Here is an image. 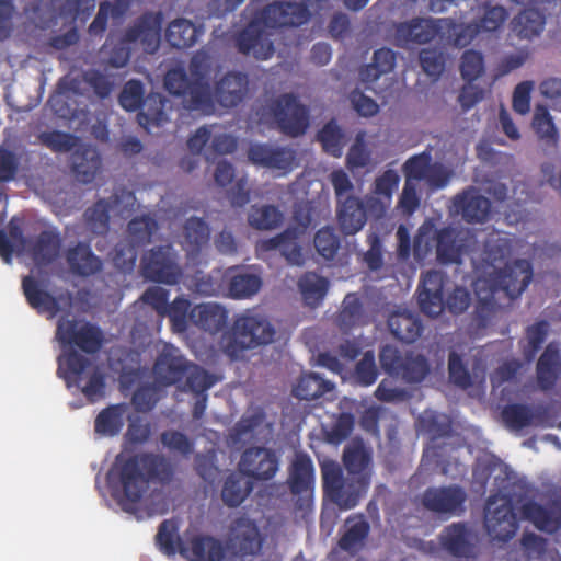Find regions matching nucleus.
Masks as SVG:
<instances>
[{
	"label": "nucleus",
	"mask_w": 561,
	"mask_h": 561,
	"mask_svg": "<svg viewBox=\"0 0 561 561\" xmlns=\"http://www.w3.org/2000/svg\"><path fill=\"white\" fill-rule=\"evenodd\" d=\"M485 259L492 266L501 262L510 254V244L505 239L485 242ZM533 266L525 259H517L507 263L503 268H495L473 282V290L477 296L473 317L478 325L485 328L495 311L501 307V295L510 300L518 298L533 279Z\"/></svg>",
	"instance_id": "nucleus-1"
},
{
	"label": "nucleus",
	"mask_w": 561,
	"mask_h": 561,
	"mask_svg": "<svg viewBox=\"0 0 561 561\" xmlns=\"http://www.w3.org/2000/svg\"><path fill=\"white\" fill-rule=\"evenodd\" d=\"M328 0H301L290 2L275 0L259 10L237 37L238 50L256 59H268L274 45L267 30L297 27L306 24L313 13H320Z\"/></svg>",
	"instance_id": "nucleus-2"
},
{
	"label": "nucleus",
	"mask_w": 561,
	"mask_h": 561,
	"mask_svg": "<svg viewBox=\"0 0 561 561\" xmlns=\"http://www.w3.org/2000/svg\"><path fill=\"white\" fill-rule=\"evenodd\" d=\"M173 477L170 462L161 455L144 453L117 458L107 481L113 495L125 511H130L149 489L150 482L169 483Z\"/></svg>",
	"instance_id": "nucleus-3"
},
{
	"label": "nucleus",
	"mask_w": 561,
	"mask_h": 561,
	"mask_svg": "<svg viewBox=\"0 0 561 561\" xmlns=\"http://www.w3.org/2000/svg\"><path fill=\"white\" fill-rule=\"evenodd\" d=\"M371 457L362 444H354L344 449L343 462L348 472L344 479L341 466L327 460L321 463L322 486L328 496L340 510L354 508L369 485L367 469Z\"/></svg>",
	"instance_id": "nucleus-4"
},
{
	"label": "nucleus",
	"mask_w": 561,
	"mask_h": 561,
	"mask_svg": "<svg viewBox=\"0 0 561 561\" xmlns=\"http://www.w3.org/2000/svg\"><path fill=\"white\" fill-rule=\"evenodd\" d=\"M207 72L206 56L197 54L188 64V72L183 67L170 69L164 77V87L169 93L182 98V104L187 111L213 115L214 104Z\"/></svg>",
	"instance_id": "nucleus-5"
},
{
	"label": "nucleus",
	"mask_w": 561,
	"mask_h": 561,
	"mask_svg": "<svg viewBox=\"0 0 561 561\" xmlns=\"http://www.w3.org/2000/svg\"><path fill=\"white\" fill-rule=\"evenodd\" d=\"M275 329L261 314H242L236 319L231 334L222 339L224 352L231 359H239L248 350L274 341Z\"/></svg>",
	"instance_id": "nucleus-6"
},
{
	"label": "nucleus",
	"mask_w": 561,
	"mask_h": 561,
	"mask_svg": "<svg viewBox=\"0 0 561 561\" xmlns=\"http://www.w3.org/2000/svg\"><path fill=\"white\" fill-rule=\"evenodd\" d=\"M456 21L451 18H413L396 25V37L407 44H426L436 37L455 46Z\"/></svg>",
	"instance_id": "nucleus-7"
},
{
	"label": "nucleus",
	"mask_w": 561,
	"mask_h": 561,
	"mask_svg": "<svg viewBox=\"0 0 561 561\" xmlns=\"http://www.w3.org/2000/svg\"><path fill=\"white\" fill-rule=\"evenodd\" d=\"M381 368L392 377H400L408 383H420L430 374V363L422 354L407 352L404 355L392 345H385L379 352Z\"/></svg>",
	"instance_id": "nucleus-8"
},
{
	"label": "nucleus",
	"mask_w": 561,
	"mask_h": 561,
	"mask_svg": "<svg viewBox=\"0 0 561 561\" xmlns=\"http://www.w3.org/2000/svg\"><path fill=\"white\" fill-rule=\"evenodd\" d=\"M484 526L494 541L507 542L518 529L512 499L502 493L491 494L484 507Z\"/></svg>",
	"instance_id": "nucleus-9"
},
{
	"label": "nucleus",
	"mask_w": 561,
	"mask_h": 561,
	"mask_svg": "<svg viewBox=\"0 0 561 561\" xmlns=\"http://www.w3.org/2000/svg\"><path fill=\"white\" fill-rule=\"evenodd\" d=\"M270 113L277 129L289 137L304 135L310 124L309 108L293 93H284L273 100Z\"/></svg>",
	"instance_id": "nucleus-10"
},
{
	"label": "nucleus",
	"mask_w": 561,
	"mask_h": 561,
	"mask_svg": "<svg viewBox=\"0 0 561 561\" xmlns=\"http://www.w3.org/2000/svg\"><path fill=\"white\" fill-rule=\"evenodd\" d=\"M56 339L64 347H77L87 354L96 353L103 343L101 329L88 321L60 317Z\"/></svg>",
	"instance_id": "nucleus-11"
},
{
	"label": "nucleus",
	"mask_w": 561,
	"mask_h": 561,
	"mask_svg": "<svg viewBox=\"0 0 561 561\" xmlns=\"http://www.w3.org/2000/svg\"><path fill=\"white\" fill-rule=\"evenodd\" d=\"M163 21L161 11L144 12L125 30L123 42L146 54L157 53L161 44Z\"/></svg>",
	"instance_id": "nucleus-12"
},
{
	"label": "nucleus",
	"mask_w": 561,
	"mask_h": 561,
	"mask_svg": "<svg viewBox=\"0 0 561 561\" xmlns=\"http://www.w3.org/2000/svg\"><path fill=\"white\" fill-rule=\"evenodd\" d=\"M142 275L152 282L175 285L182 277L172 245L154 247L141 257Z\"/></svg>",
	"instance_id": "nucleus-13"
},
{
	"label": "nucleus",
	"mask_w": 561,
	"mask_h": 561,
	"mask_svg": "<svg viewBox=\"0 0 561 561\" xmlns=\"http://www.w3.org/2000/svg\"><path fill=\"white\" fill-rule=\"evenodd\" d=\"M482 14L472 22H456L455 47L463 48L481 34H491L500 31L508 18L507 10L500 4L484 3L481 7Z\"/></svg>",
	"instance_id": "nucleus-14"
},
{
	"label": "nucleus",
	"mask_w": 561,
	"mask_h": 561,
	"mask_svg": "<svg viewBox=\"0 0 561 561\" xmlns=\"http://www.w3.org/2000/svg\"><path fill=\"white\" fill-rule=\"evenodd\" d=\"M288 485L295 499V508L308 512L313 502L314 468L308 455L299 454L293 461Z\"/></svg>",
	"instance_id": "nucleus-15"
},
{
	"label": "nucleus",
	"mask_w": 561,
	"mask_h": 561,
	"mask_svg": "<svg viewBox=\"0 0 561 561\" xmlns=\"http://www.w3.org/2000/svg\"><path fill=\"white\" fill-rule=\"evenodd\" d=\"M248 94V75L241 71H228L215 82L211 89L214 114L218 106L226 110L239 106Z\"/></svg>",
	"instance_id": "nucleus-16"
},
{
	"label": "nucleus",
	"mask_w": 561,
	"mask_h": 561,
	"mask_svg": "<svg viewBox=\"0 0 561 561\" xmlns=\"http://www.w3.org/2000/svg\"><path fill=\"white\" fill-rule=\"evenodd\" d=\"M466 491L459 485L432 486L422 495L423 506L439 515H460L465 511Z\"/></svg>",
	"instance_id": "nucleus-17"
},
{
	"label": "nucleus",
	"mask_w": 561,
	"mask_h": 561,
	"mask_svg": "<svg viewBox=\"0 0 561 561\" xmlns=\"http://www.w3.org/2000/svg\"><path fill=\"white\" fill-rule=\"evenodd\" d=\"M279 468L276 453L266 447L247 448L240 458V472L256 481H267L275 477Z\"/></svg>",
	"instance_id": "nucleus-18"
},
{
	"label": "nucleus",
	"mask_w": 561,
	"mask_h": 561,
	"mask_svg": "<svg viewBox=\"0 0 561 561\" xmlns=\"http://www.w3.org/2000/svg\"><path fill=\"white\" fill-rule=\"evenodd\" d=\"M442 548L458 561H476V536L465 523H453L439 536Z\"/></svg>",
	"instance_id": "nucleus-19"
},
{
	"label": "nucleus",
	"mask_w": 561,
	"mask_h": 561,
	"mask_svg": "<svg viewBox=\"0 0 561 561\" xmlns=\"http://www.w3.org/2000/svg\"><path fill=\"white\" fill-rule=\"evenodd\" d=\"M446 276L443 272L431 270L422 275L417 300L423 313L437 317L445 310L444 286Z\"/></svg>",
	"instance_id": "nucleus-20"
},
{
	"label": "nucleus",
	"mask_w": 561,
	"mask_h": 561,
	"mask_svg": "<svg viewBox=\"0 0 561 561\" xmlns=\"http://www.w3.org/2000/svg\"><path fill=\"white\" fill-rule=\"evenodd\" d=\"M264 538L254 520L247 517L237 518L231 527L230 547L241 557L257 556Z\"/></svg>",
	"instance_id": "nucleus-21"
},
{
	"label": "nucleus",
	"mask_w": 561,
	"mask_h": 561,
	"mask_svg": "<svg viewBox=\"0 0 561 561\" xmlns=\"http://www.w3.org/2000/svg\"><path fill=\"white\" fill-rule=\"evenodd\" d=\"M61 244L62 239L56 228L45 229L28 240L26 251L36 266L46 267L59 257Z\"/></svg>",
	"instance_id": "nucleus-22"
},
{
	"label": "nucleus",
	"mask_w": 561,
	"mask_h": 561,
	"mask_svg": "<svg viewBox=\"0 0 561 561\" xmlns=\"http://www.w3.org/2000/svg\"><path fill=\"white\" fill-rule=\"evenodd\" d=\"M368 216H371L367 204V197L364 199L356 196H346L344 201L337 203L336 218L341 231L345 236H353L360 231L365 226Z\"/></svg>",
	"instance_id": "nucleus-23"
},
{
	"label": "nucleus",
	"mask_w": 561,
	"mask_h": 561,
	"mask_svg": "<svg viewBox=\"0 0 561 561\" xmlns=\"http://www.w3.org/2000/svg\"><path fill=\"white\" fill-rule=\"evenodd\" d=\"M188 365L190 362L184 358L179 348L167 345L154 363L153 373L161 383L174 385L184 379Z\"/></svg>",
	"instance_id": "nucleus-24"
},
{
	"label": "nucleus",
	"mask_w": 561,
	"mask_h": 561,
	"mask_svg": "<svg viewBox=\"0 0 561 561\" xmlns=\"http://www.w3.org/2000/svg\"><path fill=\"white\" fill-rule=\"evenodd\" d=\"M370 534V524L362 513L351 514L344 522L337 547L352 557L358 554L366 546Z\"/></svg>",
	"instance_id": "nucleus-25"
},
{
	"label": "nucleus",
	"mask_w": 561,
	"mask_h": 561,
	"mask_svg": "<svg viewBox=\"0 0 561 561\" xmlns=\"http://www.w3.org/2000/svg\"><path fill=\"white\" fill-rule=\"evenodd\" d=\"M248 158L253 164L287 172L291 170L296 156L289 148L254 144L248 150Z\"/></svg>",
	"instance_id": "nucleus-26"
},
{
	"label": "nucleus",
	"mask_w": 561,
	"mask_h": 561,
	"mask_svg": "<svg viewBox=\"0 0 561 561\" xmlns=\"http://www.w3.org/2000/svg\"><path fill=\"white\" fill-rule=\"evenodd\" d=\"M399 182V174L391 169L386 170L381 175L376 178L373 194L366 196L371 217L380 219L386 215L391 203L393 191L398 187Z\"/></svg>",
	"instance_id": "nucleus-27"
},
{
	"label": "nucleus",
	"mask_w": 561,
	"mask_h": 561,
	"mask_svg": "<svg viewBox=\"0 0 561 561\" xmlns=\"http://www.w3.org/2000/svg\"><path fill=\"white\" fill-rule=\"evenodd\" d=\"M180 554L190 561H224L225 548L220 540L207 535L186 536Z\"/></svg>",
	"instance_id": "nucleus-28"
},
{
	"label": "nucleus",
	"mask_w": 561,
	"mask_h": 561,
	"mask_svg": "<svg viewBox=\"0 0 561 561\" xmlns=\"http://www.w3.org/2000/svg\"><path fill=\"white\" fill-rule=\"evenodd\" d=\"M454 205L465 221L469 224L485 222L491 214V202L480 194V192L470 187L457 195Z\"/></svg>",
	"instance_id": "nucleus-29"
},
{
	"label": "nucleus",
	"mask_w": 561,
	"mask_h": 561,
	"mask_svg": "<svg viewBox=\"0 0 561 561\" xmlns=\"http://www.w3.org/2000/svg\"><path fill=\"white\" fill-rule=\"evenodd\" d=\"M71 170L82 184L92 183L102 170V158L96 148L82 145L71 154Z\"/></svg>",
	"instance_id": "nucleus-30"
},
{
	"label": "nucleus",
	"mask_w": 561,
	"mask_h": 561,
	"mask_svg": "<svg viewBox=\"0 0 561 561\" xmlns=\"http://www.w3.org/2000/svg\"><path fill=\"white\" fill-rule=\"evenodd\" d=\"M561 375V351L559 344L550 342L536 365V378L538 387L543 390H551Z\"/></svg>",
	"instance_id": "nucleus-31"
},
{
	"label": "nucleus",
	"mask_w": 561,
	"mask_h": 561,
	"mask_svg": "<svg viewBox=\"0 0 561 561\" xmlns=\"http://www.w3.org/2000/svg\"><path fill=\"white\" fill-rule=\"evenodd\" d=\"M228 311L216 302H202L194 306L190 311V321L196 328L216 334L226 327Z\"/></svg>",
	"instance_id": "nucleus-32"
},
{
	"label": "nucleus",
	"mask_w": 561,
	"mask_h": 561,
	"mask_svg": "<svg viewBox=\"0 0 561 561\" xmlns=\"http://www.w3.org/2000/svg\"><path fill=\"white\" fill-rule=\"evenodd\" d=\"M222 278L227 283V295L233 299L250 298L262 287V279L259 275L239 266L229 267Z\"/></svg>",
	"instance_id": "nucleus-33"
},
{
	"label": "nucleus",
	"mask_w": 561,
	"mask_h": 561,
	"mask_svg": "<svg viewBox=\"0 0 561 561\" xmlns=\"http://www.w3.org/2000/svg\"><path fill=\"white\" fill-rule=\"evenodd\" d=\"M65 257L70 271L83 277L99 273L103 266L101 259L93 253L90 244L84 242L69 247Z\"/></svg>",
	"instance_id": "nucleus-34"
},
{
	"label": "nucleus",
	"mask_w": 561,
	"mask_h": 561,
	"mask_svg": "<svg viewBox=\"0 0 561 561\" xmlns=\"http://www.w3.org/2000/svg\"><path fill=\"white\" fill-rule=\"evenodd\" d=\"M436 257L442 264H461L466 245L459 233L451 227H444L435 232Z\"/></svg>",
	"instance_id": "nucleus-35"
},
{
	"label": "nucleus",
	"mask_w": 561,
	"mask_h": 561,
	"mask_svg": "<svg viewBox=\"0 0 561 561\" xmlns=\"http://www.w3.org/2000/svg\"><path fill=\"white\" fill-rule=\"evenodd\" d=\"M22 288L27 304L37 312H48L50 317H55L60 311L59 298L44 290L39 283L32 276H25L22 279Z\"/></svg>",
	"instance_id": "nucleus-36"
},
{
	"label": "nucleus",
	"mask_w": 561,
	"mask_h": 561,
	"mask_svg": "<svg viewBox=\"0 0 561 561\" xmlns=\"http://www.w3.org/2000/svg\"><path fill=\"white\" fill-rule=\"evenodd\" d=\"M121 203V197L113 194L108 199L100 198L83 214L88 229L99 236H104L110 230V214Z\"/></svg>",
	"instance_id": "nucleus-37"
},
{
	"label": "nucleus",
	"mask_w": 561,
	"mask_h": 561,
	"mask_svg": "<svg viewBox=\"0 0 561 561\" xmlns=\"http://www.w3.org/2000/svg\"><path fill=\"white\" fill-rule=\"evenodd\" d=\"M388 327L398 341L407 344L415 342L424 329L419 316L405 310L391 313Z\"/></svg>",
	"instance_id": "nucleus-38"
},
{
	"label": "nucleus",
	"mask_w": 561,
	"mask_h": 561,
	"mask_svg": "<svg viewBox=\"0 0 561 561\" xmlns=\"http://www.w3.org/2000/svg\"><path fill=\"white\" fill-rule=\"evenodd\" d=\"M298 232L296 229H286L282 233L262 240L260 249L262 251L278 250L280 254L290 263L300 265L302 263L301 248L297 243Z\"/></svg>",
	"instance_id": "nucleus-39"
},
{
	"label": "nucleus",
	"mask_w": 561,
	"mask_h": 561,
	"mask_svg": "<svg viewBox=\"0 0 561 561\" xmlns=\"http://www.w3.org/2000/svg\"><path fill=\"white\" fill-rule=\"evenodd\" d=\"M210 229L207 222L198 217L188 218L183 226V250L188 256H197L208 244Z\"/></svg>",
	"instance_id": "nucleus-40"
},
{
	"label": "nucleus",
	"mask_w": 561,
	"mask_h": 561,
	"mask_svg": "<svg viewBox=\"0 0 561 561\" xmlns=\"http://www.w3.org/2000/svg\"><path fill=\"white\" fill-rule=\"evenodd\" d=\"M201 34L202 28L190 20L180 18L169 23L165 39L172 47L184 49L194 46Z\"/></svg>",
	"instance_id": "nucleus-41"
},
{
	"label": "nucleus",
	"mask_w": 561,
	"mask_h": 561,
	"mask_svg": "<svg viewBox=\"0 0 561 561\" xmlns=\"http://www.w3.org/2000/svg\"><path fill=\"white\" fill-rule=\"evenodd\" d=\"M546 23L545 15L536 9H525L512 20V31L519 37L531 39L539 36Z\"/></svg>",
	"instance_id": "nucleus-42"
},
{
	"label": "nucleus",
	"mask_w": 561,
	"mask_h": 561,
	"mask_svg": "<svg viewBox=\"0 0 561 561\" xmlns=\"http://www.w3.org/2000/svg\"><path fill=\"white\" fill-rule=\"evenodd\" d=\"M298 288L305 304L316 308L322 302L328 293L329 280L314 272H307L299 278Z\"/></svg>",
	"instance_id": "nucleus-43"
},
{
	"label": "nucleus",
	"mask_w": 561,
	"mask_h": 561,
	"mask_svg": "<svg viewBox=\"0 0 561 561\" xmlns=\"http://www.w3.org/2000/svg\"><path fill=\"white\" fill-rule=\"evenodd\" d=\"M167 103L168 100L161 94L148 95L141 111L138 113L139 124L147 129L163 126L169 121L165 112Z\"/></svg>",
	"instance_id": "nucleus-44"
},
{
	"label": "nucleus",
	"mask_w": 561,
	"mask_h": 561,
	"mask_svg": "<svg viewBox=\"0 0 561 561\" xmlns=\"http://www.w3.org/2000/svg\"><path fill=\"white\" fill-rule=\"evenodd\" d=\"M127 405L125 403L113 404L103 409L95 417V432L105 436L117 435L124 426Z\"/></svg>",
	"instance_id": "nucleus-45"
},
{
	"label": "nucleus",
	"mask_w": 561,
	"mask_h": 561,
	"mask_svg": "<svg viewBox=\"0 0 561 561\" xmlns=\"http://www.w3.org/2000/svg\"><path fill=\"white\" fill-rule=\"evenodd\" d=\"M365 322V310L360 297L355 293L347 294L336 317L339 328L346 332Z\"/></svg>",
	"instance_id": "nucleus-46"
},
{
	"label": "nucleus",
	"mask_w": 561,
	"mask_h": 561,
	"mask_svg": "<svg viewBox=\"0 0 561 561\" xmlns=\"http://www.w3.org/2000/svg\"><path fill=\"white\" fill-rule=\"evenodd\" d=\"M333 388L332 382L324 380L316 373H309L300 376L293 388V394L299 400L310 401L322 397Z\"/></svg>",
	"instance_id": "nucleus-47"
},
{
	"label": "nucleus",
	"mask_w": 561,
	"mask_h": 561,
	"mask_svg": "<svg viewBox=\"0 0 561 561\" xmlns=\"http://www.w3.org/2000/svg\"><path fill=\"white\" fill-rule=\"evenodd\" d=\"M90 364L91 363L87 357L72 350L65 356V358H58L57 371L58 375L65 379L68 387L72 385L80 387L79 382L82 374Z\"/></svg>",
	"instance_id": "nucleus-48"
},
{
	"label": "nucleus",
	"mask_w": 561,
	"mask_h": 561,
	"mask_svg": "<svg viewBox=\"0 0 561 561\" xmlns=\"http://www.w3.org/2000/svg\"><path fill=\"white\" fill-rule=\"evenodd\" d=\"M156 545L162 553L175 556L180 553L181 546L186 545V537L179 536V525L174 519H164L158 528Z\"/></svg>",
	"instance_id": "nucleus-49"
},
{
	"label": "nucleus",
	"mask_w": 561,
	"mask_h": 561,
	"mask_svg": "<svg viewBox=\"0 0 561 561\" xmlns=\"http://www.w3.org/2000/svg\"><path fill=\"white\" fill-rule=\"evenodd\" d=\"M419 430L426 434L434 443L439 438L449 437L451 435V421L442 413L425 412L417 420Z\"/></svg>",
	"instance_id": "nucleus-50"
},
{
	"label": "nucleus",
	"mask_w": 561,
	"mask_h": 561,
	"mask_svg": "<svg viewBox=\"0 0 561 561\" xmlns=\"http://www.w3.org/2000/svg\"><path fill=\"white\" fill-rule=\"evenodd\" d=\"M522 512L525 518L530 520L539 530L552 531L560 524L559 517L551 508L534 501L525 503Z\"/></svg>",
	"instance_id": "nucleus-51"
},
{
	"label": "nucleus",
	"mask_w": 561,
	"mask_h": 561,
	"mask_svg": "<svg viewBox=\"0 0 561 561\" xmlns=\"http://www.w3.org/2000/svg\"><path fill=\"white\" fill-rule=\"evenodd\" d=\"M251 491L252 484L250 481L236 473H231L224 483L221 499L227 506L237 507L247 499Z\"/></svg>",
	"instance_id": "nucleus-52"
},
{
	"label": "nucleus",
	"mask_w": 561,
	"mask_h": 561,
	"mask_svg": "<svg viewBox=\"0 0 561 561\" xmlns=\"http://www.w3.org/2000/svg\"><path fill=\"white\" fill-rule=\"evenodd\" d=\"M248 221L257 230H271L282 224L283 214L274 205L252 206Z\"/></svg>",
	"instance_id": "nucleus-53"
},
{
	"label": "nucleus",
	"mask_w": 561,
	"mask_h": 561,
	"mask_svg": "<svg viewBox=\"0 0 561 561\" xmlns=\"http://www.w3.org/2000/svg\"><path fill=\"white\" fill-rule=\"evenodd\" d=\"M501 416L507 428L520 431L531 425L534 413L527 404L511 403L503 408Z\"/></svg>",
	"instance_id": "nucleus-54"
},
{
	"label": "nucleus",
	"mask_w": 561,
	"mask_h": 561,
	"mask_svg": "<svg viewBox=\"0 0 561 561\" xmlns=\"http://www.w3.org/2000/svg\"><path fill=\"white\" fill-rule=\"evenodd\" d=\"M157 229L158 224L154 218L149 215L138 216L128 222V238L134 243L142 247L151 241Z\"/></svg>",
	"instance_id": "nucleus-55"
},
{
	"label": "nucleus",
	"mask_w": 561,
	"mask_h": 561,
	"mask_svg": "<svg viewBox=\"0 0 561 561\" xmlns=\"http://www.w3.org/2000/svg\"><path fill=\"white\" fill-rule=\"evenodd\" d=\"M313 245L317 253L329 261L336 255L341 239L333 227H323L314 234Z\"/></svg>",
	"instance_id": "nucleus-56"
},
{
	"label": "nucleus",
	"mask_w": 561,
	"mask_h": 561,
	"mask_svg": "<svg viewBox=\"0 0 561 561\" xmlns=\"http://www.w3.org/2000/svg\"><path fill=\"white\" fill-rule=\"evenodd\" d=\"M318 139L325 152L341 157L344 147V134L334 121L328 122L318 133Z\"/></svg>",
	"instance_id": "nucleus-57"
},
{
	"label": "nucleus",
	"mask_w": 561,
	"mask_h": 561,
	"mask_svg": "<svg viewBox=\"0 0 561 561\" xmlns=\"http://www.w3.org/2000/svg\"><path fill=\"white\" fill-rule=\"evenodd\" d=\"M191 301L184 296L176 297L168 305L164 317L170 319L173 329L178 332L186 331L190 321Z\"/></svg>",
	"instance_id": "nucleus-58"
},
{
	"label": "nucleus",
	"mask_w": 561,
	"mask_h": 561,
	"mask_svg": "<svg viewBox=\"0 0 561 561\" xmlns=\"http://www.w3.org/2000/svg\"><path fill=\"white\" fill-rule=\"evenodd\" d=\"M403 170L405 174V180L412 182L434 178L431 174L433 173L434 170H432V159L430 153L424 152L411 157L405 161Z\"/></svg>",
	"instance_id": "nucleus-59"
},
{
	"label": "nucleus",
	"mask_w": 561,
	"mask_h": 561,
	"mask_svg": "<svg viewBox=\"0 0 561 561\" xmlns=\"http://www.w3.org/2000/svg\"><path fill=\"white\" fill-rule=\"evenodd\" d=\"M38 139L42 145L54 152H69L77 146L79 140L77 136L60 130L41 133Z\"/></svg>",
	"instance_id": "nucleus-60"
},
{
	"label": "nucleus",
	"mask_w": 561,
	"mask_h": 561,
	"mask_svg": "<svg viewBox=\"0 0 561 561\" xmlns=\"http://www.w3.org/2000/svg\"><path fill=\"white\" fill-rule=\"evenodd\" d=\"M548 329L549 324L545 320L538 321L527 328V346L523 351L524 358L527 362H531L536 357L537 353L546 341Z\"/></svg>",
	"instance_id": "nucleus-61"
},
{
	"label": "nucleus",
	"mask_w": 561,
	"mask_h": 561,
	"mask_svg": "<svg viewBox=\"0 0 561 561\" xmlns=\"http://www.w3.org/2000/svg\"><path fill=\"white\" fill-rule=\"evenodd\" d=\"M484 72V57L482 53L474 49H467L461 55L460 73L467 82H473Z\"/></svg>",
	"instance_id": "nucleus-62"
},
{
	"label": "nucleus",
	"mask_w": 561,
	"mask_h": 561,
	"mask_svg": "<svg viewBox=\"0 0 561 561\" xmlns=\"http://www.w3.org/2000/svg\"><path fill=\"white\" fill-rule=\"evenodd\" d=\"M160 442L163 447L183 457H188L194 451V440L186 434L176 430L162 432L160 435Z\"/></svg>",
	"instance_id": "nucleus-63"
},
{
	"label": "nucleus",
	"mask_w": 561,
	"mask_h": 561,
	"mask_svg": "<svg viewBox=\"0 0 561 561\" xmlns=\"http://www.w3.org/2000/svg\"><path fill=\"white\" fill-rule=\"evenodd\" d=\"M184 378L186 379L185 387L195 394L205 393L216 383V378L214 375L209 374L204 368L191 363Z\"/></svg>",
	"instance_id": "nucleus-64"
}]
</instances>
